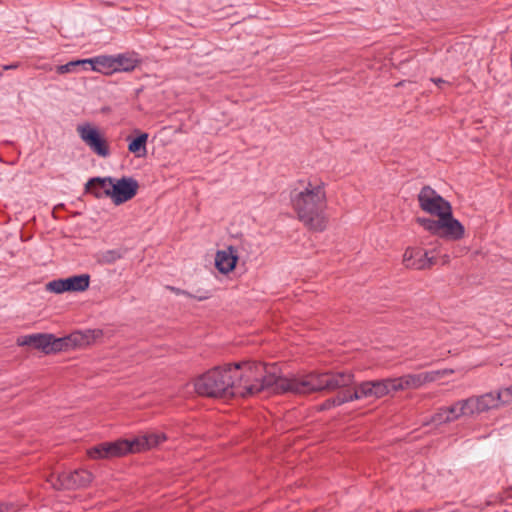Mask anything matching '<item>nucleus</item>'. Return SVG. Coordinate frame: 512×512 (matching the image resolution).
<instances>
[{"label":"nucleus","instance_id":"bb28decb","mask_svg":"<svg viewBox=\"0 0 512 512\" xmlns=\"http://www.w3.org/2000/svg\"><path fill=\"white\" fill-rule=\"evenodd\" d=\"M432 82H434L436 85H438L439 87L442 85V84H445L446 81L443 80L442 78H432L431 79Z\"/></svg>","mask_w":512,"mask_h":512},{"label":"nucleus","instance_id":"9b49d317","mask_svg":"<svg viewBox=\"0 0 512 512\" xmlns=\"http://www.w3.org/2000/svg\"><path fill=\"white\" fill-rule=\"evenodd\" d=\"M370 391L368 390V385L365 382L357 385L353 392L348 390L339 392L335 397L327 399L320 407L321 410H327L335 406H340L344 403L361 400L364 398H370Z\"/></svg>","mask_w":512,"mask_h":512},{"label":"nucleus","instance_id":"a878e982","mask_svg":"<svg viewBox=\"0 0 512 512\" xmlns=\"http://www.w3.org/2000/svg\"><path fill=\"white\" fill-rule=\"evenodd\" d=\"M454 371L452 369H443V370H435L428 371V374L433 377V382L447 375L452 374Z\"/></svg>","mask_w":512,"mask_h":512},{"label":"nucleus","instance_id":"a211bd4d","mask_svg":"<svg viewBox=\"0 0 512 512\" xmlns=\"http://www.w3.org/2000/svg\"><path fill=\"white\" fill-rule=\"evenodd\" d=\"M88 69L97 71L106 75L115 73V60L113 55H101L94 58L87 59Z\"/></svg>","mask_w":512,"mask_h":512},{"label":"nucleus","instance_id":"ddd939ff","mask_svg":"<svg viewBox=\"0 0 512 512\" xmlns=\"http://www.w3.org/2000/svg\"><path fill=\"white\" fill-rule=\"evenodd\" d=\"M403 263L406 268L422 270L430 268L435 264L433 257L420 248H407L403 255Z\"/></svg>","mask_w":512,"mask_h":512},{"label":"nucleus","instance_id":"cd10ccee","mask_svg":"<svg viewBox=\"0 0 512 512\" xmlns=\"http://www.w3.org/2000/svg\"><path fill=\"white\" fill-rule=\"evenodd\" d=\"M15 66L14 65H10V66H6L5 69H10V68H14Z\"/></svg>","mask_w":512,"mask_h":512},{"label":"nucleus","instance_id":"423d86ee","mask_svg":"<svg viewBox=\"0 0 512 512\" xmlns=\"http://www.w3.org/2000/svg\"><path fill=\"white\" fill-rule=\"evenodd\" d=\"M420 208L432 215L441 216L451 210V205L430 186H424L418 194Z\"/></svg>","mask_w":512,"mask_h":512},{"label":"nucleus","instance_id":"f03ea898","mask_svg":"<svg viewBox=\"0 0 512 512\" xmlns=\"http://www.w3.org/2000/svg\"><path fill=\"white\" fill-rule=\"evenodd\" d=\"M291 203L298 219L308 229L322 232L326 229L328 219L325 214L327 207L326 192L323 183L308 181L303 189H295L291 193Z\"/></svg>","mask_w":512,"mask_h":512},{"label":"nucleus","instance_id":"c85d7f7f","mask_svg":"<svg viewBox=\"0 0 512 512\" xmlns=\"http://www.w3.org/2000/svg\"><path fill=\"white\" fill-rule=\"evenodd\" d=\"M0 512H3V511H2V507H1V506H0Z\"/></svg>","mask_w":512,"mask_h":512},{"label":"nucleus","instance_id":"6ab92c4d","mask_svg":"<svg viewBox=\"0 0 512 512\" xmlns=\"http://www.w3.org/2000/svg\"><path fill=\"white\" fill-rule=\"evenodd\" d=\"M49 336L48 334H30L20 336L17 339L18 346H32L35 349L41 350L46 353V349L48 348Z\"/></svg>","mask_w":512,"mask_h":512},{"label":"nucleus","instance_id":"39448f33","mask_svg":"<svg viewBox=\"0 0 512 512\" xmlns=\"http://www.w3.org/2000/svg\"><path fill=\"white\" fill-rule=\"evenodd\" d=\"M92 479L91 472L80 469L73 472H62L57 475L52 474L47 481L54 489L61 490L86 487Z\"/></svg>","mask_w":512,"mask_h":512},{"label":"nucleus","instance_id":"b1692460","mask_svg":"<svg viewBox=\"0 0 512 512\" xmlns=\"http://www.w3.org/2000/svg\"><path fill=\"white\" fill-rule=\"evenodd\" d=\"M417 222L421 225L426 231L439 236L441 234V218L438 220L429 219V218H417Z\"/></svg>","mask_w":512,"mask_h":512},{"label":"nucleus","instance_id":"f3484780","mask_svg":"<svg viewBox=\"0 0 512 512\" xmlns=\"http://www.w3.org/2000/svg\"><path fill=\"white\" fill-rule=\"evenodd\" d=\"M459 412V408L456 402H454L450 406H443L438 408L436 413L432 416L431 422L436 425L455 422L461 418Z\"/></svg>","mask_w":512,"mask_h":512},{"label":"nucleus","instance_id":"4468645a","mask_svg":"<svg viewBox=\"0 0 512 512\" xmlns=\"http://www.w3.org/2000/svg\"><path fill=\"white\" fill-rule=\"evenodd\" d=\"M441 234L440 237H444L450 240H459L464 236V226L452 216V209L441 214Z\"/></svg>","mask_w":512,"mask_h":512},{"label":"nucleus","instance_id":"20e7f679","mask_svg":"<svg viewBox=\"0 0 512 512\" xmlns=\"http://www.w3.org/2000/svg\"><path fill=\"white\" fill-rule=\"evenodd\" d=\"M433 382V377L428 372L419 374H407L397 378H386L381 380L366 381L370 398H381L391 392L407 389H416L425 383Z\"/></svg>","mask_w":512,"mask_h":512},{"label":"nucleus","instance_id":"6e6552de","mask_svg":"<svg viewBox=\"0 0 512 512\" xmlns=\"http://www.w3.org/2000/svg\"><path fill=\"white\" fill-rule=\"evenodd\" d=\"M90 275L80 274L73 275L64 279H57L47 283L48 291L61 294L64 292H84L89 288Z\"/></svg>","mask_w":512,"mask_h":512},{"label":"nucleus","instance_id":"2eb2a0df","mask_svg":"<svg viewBox=\"0 0 512 512\" xmlns=\"http://www.w3.org/2000/svg\"><path fill=\"white\" fill-rule=\"evenodd\" d=\"M113 178L95 177L91 178L85 185V190L93 194L96 198L110 197Z\"/></svg>","mask_w":512,"mask_h":512},{"label":"nucleus","instance_id":"1a4fd4ad","mask_svg":"<svg viewBox=\"0 0 512 512\" xmlns=\"http://www.w3.org/2000/svg\"><path fill=\"white\" fill-rule=\"evenodd\" d=\"M461 417H474L491 410L493 399L490 395L471 396L456 401Z\"/></svg>","mask_w":512,"mask_h":512},{"label":"nucleus","instance_id":"dca6fc26","mask_svg":"<svg viewBox=\"0 0 512 512\" xmlns=\"http://www.w3.org/2000/svg\"><path fill=\"white\" fill-rule=\"evenodd\" d=\"M238 256L232 246L227 250L218 251L215 257L216 268L224 274L232 271L236 265Z\"/></svg>","mask_w":512,"mask_h":512},{"label":"nucleus","instance_id":"9d476101","mask_svg":"<svg viewBox=\"0 0 512 512\" xmlns=\"http://www.w3.org/2000/svg\"><path fill=\"white\" fill-rule=\"evenodd\" d=\"M138 188V182L132 177L113 180L110 198L115 205H120L132 199L137 194Z\"/></svg>","mask_w":512,"mask_h":512},{"label":"nucleus","instance_id":"7ed1b4c3","mask_svg":"<svg viewBox=\"0 0 512 512\" xmlns=\"http://www.w3.org/2000/svg\"><path fill=\"white\" fill-rule=\"evenodd\" d=\"M166 440V435L160 432H151L133 440H118L115 442H104L90 448L87 454L92 459H104L119 457L128 452H139L150 449Z\"/></svg>","mask_w":512,"mask_h":512},{"label":"nucleus","instance_id":"4be33fe9","mask_svg":"<svg viewBox=\"0 0 512 512\" xmlns=\"http://www.w3.org/2000/svg\"><path fill=\"white\" fill-rule=\"evenodd\" d=\"M485 395H490L493 399L492 409L498 408L500 405L509 404L512 402V385L510 387L499 390L497 393L489 392Z\"/></svg>","mask_w":512,"mask_h":512},{"label":"nucleus","instance_id":"5701e85b","mask_svg":"<svg viewBox=\"0 0 512 512\" xmlns=\"http://www.w3.org/2000/svg\"><path fill=\"white\" fill-rule=\"evenodd\" d=\"M88 63H90V61L87 59L70 61L64 65L58 66L57 72L59 74L72 73L76 71L77 67H82L83 70H88Z\"/></svg>","mask_w":512,"mask_h":512},{"label":"nucleus","instance_id":"393cba45","mask_svg":"<svg viewBox=\"0 0 512 512\" xmlns=\"http://www.w3.org/2000/svg\"><path fill=\"white\" fill-rule=\"evenodd\" d=\"M123 257L120 249H111L102 252L99 255L98 261L102 264H112Z\"/></svg>","mask_w":512,"mask_h":512},{"label":"nucleus","instance_id":"0eeeda50","mask_svg":"<svg viewBox=\"0 0 512 512\" xmlns=\"http://www.w3.org/2000/svg\"><path fill=\"white\" fill-rule=\"evenodd\" d=\"M77 132L81 140L98 156L108 157L110 155L109 147L96 127L90 124L79 125Z\"/></svg>","mask_w":512,"mask_h":512},{"label":"nucleus","instance_id":"f8f14e48","mask_svg":"<svg viewBox=\"0 0 512 512\" xmlns=\"http://www.w3.org/2000/svg\"><path fill=\"white\" fill-rule=\"evenodd\" d=\"M89 333L90 331H87L86 333L74 332L68 337L64 338H55L52 334H48L50 344L46 349V354H49L51 352H58L63 349H68L70 347L88 345Z\"/></svg>","mask_w":512,"mask_h":512},{"label":"nucleus","instance_id":"f257e3e1","mask_svg":"<svg viewBox=\"0 0 512 512\" xmlns=\"http://www.w3.org/2000/svg\"><path fill=\"white\" fill-rule=\"evenodd\" d=\"M354 383L351 372L310 373L283 377L275 364L239 362L217 366L195 380L199 395L207 397H247L263 391L304 395L320 391H333Z\"/></svg>","mask_w":512,"mask_h":512},{"label":"nucleus","instance_id":"412c9836","mask_svg":"<svg viewBox=\"0 0 512 512\" xmlns=\"http://www.w3.org/2000/svg\"><path fill=\"white\" fill-rule=\"evenodd\" d=\"M129 142L128 144V151L133 153L136 157H144L147 153V140H148V134L147 133H141L136 138L130 139V137L127 138Z\"/></svg>","mask_w":512,"mask_h":512},{"label":"nucleus","instance_id":"aec40b11","mask_svg":"<svg viewBox=\"0 0 512 512\" xmlns=\"http://www.w3.org/2000/svg\"><path fill=\"white\" fill-rule=\"evenodd\" d=\"M115 72H131L139 64V59L135 53H122L114 55Z\"/></svg>","mask_w":512,"mask_h":512}]
</instances>
